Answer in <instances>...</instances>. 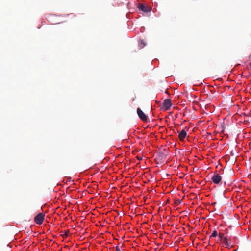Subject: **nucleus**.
I'll use <instances>...</instances> for the list:
<instances>
[{
	"mask_svg": "<svg viewBox=\"0 0 251 251\" xmlns=\"http://www.w3.org/2000/svg\"><path fill=\"white\" fill-rule=\"evenodd\" d=\"M223 241L224 242L225 246L226 247L231 246V243L229 242L228 239L227 237H226V238H224V239Z\"/></svg>",
	"mask_w": 251,
	"mask_h": 251,
	"instance_id": "nucleus-7",
	"label": "nucleus"
},
{
	"mask_svg": "<svg viewBox=\"0 0 251 251\" xmlns=\"http://www.w3.org/2000/svg\"><path fill=\"white\" fill-rule=\"evenodd\" d=\"M211 180L214 183L218 184L222 181V177L219 174L216 173L211 177Z\"/></svg>",
	"mask_w": 251,
	"mask_h": 251,
	"instance_id": "nucleus-3",
	"label": "nucleus"
},
{
	"mask_svg": "<svg viewBox=\"0 0 251 251\" xmlns=\"http://www.w3.org/2000/svg\"><path fill=\"white\" fill-rule=\"evenodd\" d=\"M157 159H165L166 156L163 153H159L156 158Z\"/></svg>",
	"mask_w": 251,
	"mask_h": 251,
	"instance_id": "nucleus-8",
	"label": "nucleus"
},
{
	"mask_svg": "<svg viewBox=\"0 0 251 251\" xmlns=\"http://www.w3.org/2000/svg\"><path fill=\"white\" fill-rule=\"evenodd\" d=\"M217 235V232L216 230H214L213 231L212 235L210 236V237L211 238L212 237H216Z\"/></svg>",
	"mask_w": 251,
	"mask_h": 251,
	"instance_id": "nucleus-10",
	"label": "nucleus"
},
{
	"mask_svg": "<svg viewBox=\"0 0 251 251\" xmlns=\"http://www.w3.org/2000/svg\"><path fill=\"white\" fill-rule=\"evenodd\" d=\"M187 133L185 130H182L181 132L179 134V138L182 141L183 140L185 137L186 136Z\"/></svg>",
	"mask_w": 251,
	"mask_h": 251,
	"instance_id": "nucleus-6",
	"label": "nucleus"
},
{
	"mask_svg": "<svg viewBox=\"0 0 251 251\" xmlns=\"http://www.w3.org/2000/svg\"><path fill=\"white\" fill-rule=\"evenodd\" d=\"M163 107L166 109H168L171 106V101L170 99H165L163 103Z\"/></svg>",
	"mask_w": 251,
	"mask_h": 251,
	"instance_id": "nucleus-5",
	"label": "nucleus"
},
{
	"mask_svg": "<svg viewBox=\"0 0 251 251\" xmlns=\"http://www.w3.org/2000/svg\"><path fill=\"white\" fill-rule=\"evenodd\" d=\"M219 238L220 239V240L222 241V240H223L224 239V238H226V236H225L224 233H220L219 234Z\"/></svg>",
	"mask_w": 251,
	"mask_h": 251,
	"instance_id": "nucleus-9",
	"label": "nucleus"
},
{
	"mask_svg": "<svg viewBox=\"0 0 251 251\" xmlns=\"http://www.w3.org/2000/svg\"><path fill=\"white\" fill-rule=\"evenodd\" d=\"M137 113L141 120H142L144 122H146L147 121L148 117L145 115V114L142 111V110L140 108H137Z\"/></svg>",
	"mask_w": 251,
	"mask_h": 251,
	"instance_id": "nucleus-2",
	"label": "nucleus"
},
{
	"mask_svg": "<svg viewBox=\"0 0 251 251\" xmlns=\"http://www.w3.org/2000/svg\"><path fill=\"white\" fill-rule=\"evenodd\" d=\"M138 8L139 9V10L146 13L149 12L151 11V8L150 7H148L147 5H144L142 3L138 4Z\"/></svg>",
	"mask_w": 251,
	"mask_h": 251,
	"instance_id": "nucleus-4",
	"label": "nucleus"
},
{
	"mask_svg": "<svg viewBox=\"0 0 251 251\" xmlns=\"http://www.w3.org/2000/svg\"><path fill=\"white\" fill-rule=\"evenodd\" d=\"M137 158H138V160H141V158H140V157H137Z\"/></svg>",
	"mask_w": 251,
	"mask_h": 251,
	"instance_id": "nucleus-12",
	"label": "nucleus"
},
{
	"mask_svg": "<svg viewBox=\"0 0 251 251\" xmlns=\"http://www.w3.org/2000/svg\"><path fill=\"white\" fill-rule=\"evenodd\" d=\"M45 215L43 213L38 214L34 218L35 222L38 224L41 225L44 221Z\"/></svg>",
	"mask_w": 251,
	"mask_h": 251,
	"instance_id": "nucleus-1",
	"label": "nucleus"
},
{
	"mask_svg": "<svg viewBox=\"0 0 251 251\" xmlns=\"http://www.w3.org/2000/svg\"><path fill=\"white\" fill-rule=\"evenodd\" d=\"M115 251H121V250L118 246L116 247Z\"/></svg>",
	"mask_w": 251,
	"mask_h": 251,
	"instance_id": "nucleus-11",
	"label": "nucleus"
}]
</instances>
